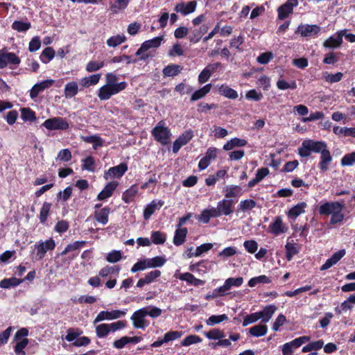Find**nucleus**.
I'll list each match as a JSON object with an SVG mask.
<instances>
[{
	"mask_svg": "<svg viewBox=\"0 0 355 355\" xmlns=\"http://www.w3.org/2000/svg\"><path fill=\"white\" fill-rule=\"evenodd\" d=\"M104 66V62L90 61L86 66V70L88 72H93L99 70Z\"/></svg>",
	"mask_w": 355,
	"mask_h": 355,
	"instance_id": "nucleus-63",
	"label": "nucleus"
},
{
	"mask_svg": "<svg viewBox=\"0 0 355 355\" xmlns=\"http://www.w3.org/2000/svg\"><path fill=\"white\" fill-rule=\"evenodd\" d=\"M110 211L111 209L108 206L104 207L100 210H96L94 214V218L102 225H106L108 223Z\"/></svg>",
	"mask_w": 355,
	"mask_h": 355,
	"instance_id": "nucleus-24",
	"label": "nucleus"
},
{
	"mask_svg": "<svg viewBox=\"0 0 355 355\" xmlns=\"http://www.w3.org/2000/svg\"><path fill=\"white\" fill-rule=\"evenodd\" d=\"M52 207V203L49 202H44L40 209V214L38 216L40 223L45 224L47 221L48 217L50 215L51 209Z\"/></svg>",
	"mask_w": 355,
	"mask_h": 355,
	"instance_id": "nucleus-32",
	"label": "nucleus"
},
{
	"mask_svg": "<svg viewBox=\"0 0 355 355\" xmlns=\"http://www.w3.org/2000/svg\"><path fill=\"white\" fill-rule=\"evenodd\" d=\"M164 205V201L162 200H152L144 209L143 216L145 220H148L155 213L156 209H159Z\"/></svg>",
	"mask_w": 355,
	"mask_h": 355,
	"instance_id": "nucleus-21",
	"label": "nucleus"
},
{
	"mask_svg": "<svg viewBox=\"0 0 355 355\" xmlns=\"http://www.w3.org/2000/svg\"><path fill=\"white\" fill-rule=\"evenodd\" d=\"M146 316V308L140 309L133 313L130 319L133 326L136 329H144L148 325L145 320Z\"/></svg>",
	"mask_w": 355,
	"mask_h": 355,
	"instance_id": "nucleus-11",
	"label": "nucleus"
},
{
	"mask_svg": "<svg viewBox=\"0 0 355 355\" xmlns=\"http://www.w3.org/2000/svg\"><path fill=\"white\" fill-rule=\"evenodd\" d=\"M82 140L86 143L92 144V147L94 150H96L98 147H101L103 145L102 138L97 135L82 137Z\"/></svg>",
	"mask_w": 355,
	"mask_h": 355,
	"instance_id": "nucleus-37",
	"label": "nucleus"
},
{
	"mask_svg": "<svg viewBox=\"0 0 355 355\" xmlns=\"http://www.w3.org/2000/svg\"><path fill=\"white\" fill-rule=\"evenodd\" d=\"M243 283V278L239 277L236 278L230 277L227 278L223 286L219 287V291L226 292L229 291L232 286L239 287Z\"/></svg>",
	"mask_w": 355,
	"mask_h": 355,
	"instance_id": "nucleus-25",
	"label": "nucleus"
},
{
	"mask_svg": "<svg viewBox=\"0 0 355 355\" xmlns=\"http://www.w3.org/2000/svg\"><path fill=\"white\" fill-rule=\"evenodd\" d=\"M307 204L305 202H301L296 205L292 207L288 211L287 216L288 218L296 219L301 214L305 212V208Z\"/></svg>",
	"mask_w": 355,
	"mask_h": 355,
	"instance_id": "nucleus-27",
	"label": "nucleus"
},
{
	"mask_svg": "<svg viewBox=\"0 0 355 355\" xmlns=\"http://www.w3.org/2000/svg\"><path fill=\"white\" fill-rule=\"evenodd\" d=\"M248 144L247 140L234 137L227 141L223 146V150L226 151L231 150L236 147H243Z\"/></svg>",
	"mask_w": 355,
	"mask_h": 355,
	"instance_id": "nucleus-29",
	"label": "nucleus"
},
{
	"mask_svg": "<svg viewBox=\"0 0 355 355\" xmlns=\"http://www.w3.org/2000/svg\"><path fill=\"white\" fill-rule=\"evenodd\" d=\"M82 168L88 171H94V165L95 164L94 158L92 156H88L82 160Z\"/></svg>",
	"mask_w": 355,
	"mask_h": 355,
	"instance_id": "nucleus-56",
	"label": "nucleus"
},
{
	"mask_svg": "<svg viewBox=\"0 0 355 355\" xmlns=\"http://www.w3.org/2000/svg\"><path fill=\"white\" fill-rule=\"evenodd\" d=\"M126 40V37L124 35H116L110 37L107 40V45L110 47H116L122 44Z\"/></svg>",
	"mask_w": 355,
	"mask_h": 355,
	"instance_id": "nucleus-46",
	"label": "nucleus"
},
{
	"mask_svg": "<svg viewBox=\"0 0 355 355\" xmlns=\"http://www.w3.org/2000/svg\"><path fill=\"white\" fill-rule=\"evenodd\" d=\"M323 76L324 80L331 84L340 81L343 77V74L341 72H337L335 74H330L328 72H325Z\"/></svg>",
	"mask_w": 355,
	"mask_h": 355,
	"instance_id": "nucleus-52",
	"label": "nucleus"
},
{
	"mask_svg": "<svg viewBox=\"0 0 355 355\" xmlns=\"http://www.w3.org/2000/svg\"><path fill=\"white\" fill-rule=\"evenodd\" d=\"M345 29L337 32L336 36H331L327 38L324 42L323 46L325 48L336 49L338 48L343 44V37L345 35Z\"/></svg>",
	"mask_w": 355,
	"mask_h": 355,
	"instance_id": "nucleus-18",
	"label": "nucleus"
},
{
	"mask_svg": "<svg viewBox=\"0 0 355 355\" xmlns=\"http://www.w3.org/2000/svg\"><path fill=\"white\" fill-rule=\"evenodd\" d=\"M298 5L297 0H287V1L279 7L277 10L278 19L284 20L293 12V7Z\"/></svg>",
	"mask_w": 355,
	"mask_h": 355,
	"instance_id": "nucleus-13",
	"label": "nucleus"
},
{
	"mask_svg": "<svg viewBox=\"0 0 355 355\" xmlns=\"http://www.w3.org/2000/svg\"><path fill=\"white\" fill-rule=\"evenodd\" d=\"M225 196L227 198H236L242 195V188L238 185H227L223 189Z\"/></svg>",
	"mask_w": 355,
	"mask_h": 355,
	"instance_id": "nucleus-31",
	"label": "nucleus"
},
{
	"mask_svg": "<svg viewBox=\"0 0 355 355\" xmlns=\"http://www.w3.org/2000/svg\"><path fill=\"white\" fill-rule=\"evenodd\" d=\"M87 242L85 241H77L73 243H70L67 245L64 250L61 252V255H65L69 252L74 251L84 247Z\"/></svg>",
	"mask_w": 355,
	"mask_h": 355,
	"instance_id": "nucleus-48",
	"label": "nucleus"
},
{
	"mask_svg": "<svg viewBox=\"0 0 355 355\" xmlns=\"http://www.w3.org/2000/svg\"><path fill=\"white\" fill-rule=\"evenodd\" d=\"M203 334L209 340H219L225 337L223 330L219 328H214L209 331L204 332Z\"/></svg>",
	"mask_w": 355,
	"mask_h": 355,
	"instance_id": "nucleus-42",
	"label": "nucleus"
},
{
	"mask_svg": "<svg viewBox=\"0 0 355 355\" xmlns=\"http://www.w3.org/2000/svg\"><path fill=\"white\" fill-rule=\"evenodd\" d=\"M72 158V155L69 149H62L58 154L57 159L61 162H68Z\"/></svg>",
	"mask_w": 355,
	"mask_h": 355,
	"instance_id": "nucleus-58",
	"label": "nucleus"
},
{
	"mask_svg": "<svg viewBox=\"0 0 355 355\" xmlns=\"http://www.w3.org/2000/svg\"><path fill=\"white\" fill-rule=\"evenodd\" d=\"M64 96L66 98H71L78 93V85L75 81L67 83L64 86Z\"/></svg>",
	"mask_w": 355,
	"mask_h": 355,
	"instance_id": "nucleus-34",
	"label": "nucleus"
},
{
	"mask_svg": "<svg viewBox=\"0 0 355 355\" xmlns=\"http://www.w3.org/2000/svg\"><path fill=\"white\" fill-rule=\"evenodd\" d=\"M197 7V1L193 0L188 1L187 3L181 2L178 3L175 8L174 10L176 12L180 13L183 16L188 15L195 12Z\"/></svg>",
	"mask_w": 355,
	"mask_h": 355,
	"instance_id": "nucleus-12",
	"label": "nucleus"
},
{
	"mask_svg": "<svg viewBox=\"0 0 355 355\" xmlns=\"http://www.w3.org/2000/svg\"><path fill=\"white\" fill-rule=\"evenodd\" d=\"M344 208V202H325L319 206L318 213L321 216L331 215L329 225H334L344 220L345 215L343 213Z\"/></svg>",
	"mask_w": 355,
	"mask_h": 355,
	"instance_id": "nucleus-2",
	"label": "nucleus"
},
{
	"mask_svg": "<svg viewBox=\"0 0 355 355\" xmlns=\"http://www.w3.org/2000/svg\"><path fill=\"white\" fill-rule=\"evenodd\" d=\"M355 162V152L347 154L341 159L342 166H352Z\"/></svg>",
	"mask_w": 355,
	"mask_h": 355,
	"instance_id": "nucleus-64",
	"label": "nucleus"
},
{
	"mask_svg": "<svg viewBox=\"0 0 355 355\" xmlns=\"http://www.w3.org/2000/svg\"><path fill=\"white\" fill-rule=\"evenodd\" d=\"M320 29V27L316 24H301L298 26L295 33H300L302 37H315Z\"/></svg>",
	"mask_w": 355,
	"mask_h": 355,
	"instance_id": "nucleus-9",
	"label": "nucleus"
},
{
	"mask_svg": "<svg viewBox=\"0 0 355 355\" xmlns=\"http://www.w3.org/2000/svg\"><path fill=\"white\" fill-rule=\"evenodd\" d=\"M118 185L119 182L117 181H111L108 182L103 190L98 194L97 200H104L111 197Z\"/></svg>",
	"mask_w": 355,
	"mask_h": 355,
	"instance_id": "nucleus-19",
	"label": "nucleus"
},
{
	"mask_svg": "<svg viewBox=\"0 0 355 355\" xmlns=\"http://www.w3.org/2000/svg\"><path fill=\"white\" fill-rule=\"evenodd\" d=\"M234 204V202L232 199H223L217 203V207L222 216H228L233 213Z\"/></svg>",
	"mask_w": 355,
	"mask_h": 355,
	"instance_id": "nucleus-22",
	"label": "nucleus"
},
{
	"mask_svg": "<svg viewBox=\"0 0 355 355\" xmlns=\"http://www.w3.org/2000/svg\"><path fill=\"white\" fill-rule=\"evenodd\" d=\"M55 248V241L50 238L46 240L44 242H41L39 244L35 245V248L37 250L36 259L41 260L45 257V254L48 250H53Z\"/></svg>",
	"mask_w": 355,
	"mask_h": 355,
	"instance_id": "nucleus-8",
	"label": "nucleus"
},
{
	"mask_svg": "<svg viewBox=\"0 0 355 355\" xmlns=\"http://www.w3.org/2000/svg\"><path fill=\"white\" fill-rule=\"evenodd\" d=\"M55 83L54 80H45L40 83L35 84L30 90V97L31 98H36L39 93L51 87Z\"/></svg>",
	"mask_w": 355,
	"mask_h": 355,
	"instance_id": "nucleus-20",
	"label": "nucleus"
},
{
	"mask_svg": "<svg viewBox=\"0 0 355 355\" xmlns=\"http://www.w3.org/2000/svg\"><path fill=\"white\" fill-rule=\"evenodd\" d=\"M24 282V279L16 277L4 278L0 282V288L8 289L11 287H16Z\"/></svg>",
	"mask_w": 355,
	"mask_h": 355,
	"instance_id": "nucleus-36",
	"label": "nucleus"
},
{
	"mask_svg": "<svg viewBox=\"0 0 355 355\" xmlns=\"http://www.w3.org/2000/svg\"><path fill=\"white\" fill-rule=\"evenodd\" d=\"M110 332V325L108 324H101L96 327V336L98 338H104Z\"/></svg>",
	"mask_w": 355,
	"mask_h": 355,
	"instance_id": "nucleus-53",
	"label": "nucleus"
},
{
	"mask_svg": "<svg viewBox=\"0 0 355 355\" xmlns=\"http://www.w3.org/2000/svg\"><path fill=\"white\" fill-rule=\"evenodd\" d=\"M55 52L52 47H46L40 55V60L47 64L55 56Z\"/></svg>",
	"mask_w": 355,
	"mask_h": 355,
	"instance_id": "nucleus-40",
	"label": "nucleus"
},
{
	"mask_svg": "<svg viewBox=\"0 0 355 355\" xmlns=\"http://www.w3.org/2000/svg\"><path fill=\"white\" fill-rule=\"evenodd\" d=\"M152 242L156 245L164 244L166 241L165 234L159 231H153L151 232Z\"/></svg>",
	"mask_w": 355,
	"mask_h": 355,
	"instance_id": "nucleus-50",
	"label": "nucleus"
},
{
	"mask_svg": "<svg viewBox=\"0 0 355 355\" xmlns=\"http://www.w3.org/2000/svg\"><path fill=\"white\" fill-rule=\"evenodd\" d=\"M193 137V133L191 130L184 131L179 137L173 142V152L177 153L180 149L187 143H189Z\"/></svg>",
	"mask_w": 355,
	"mask_h": 355,
	"instance_id": "nucleus-15",
	"label": "nucleus"
},
{
	"mask_svg": "<svg viewBox=\"0 0 355 355\" xmlns=\"http://www.w3.org/2000/svg\"><path fill=\"white\" fill-rule=\"evenodd\" d=\"M69 227V223L68 221L62 220L58 221V223L55 224L54 227V230L56 232H58L60 234H62L68 230Z\"/></svg>",
	"mask_w": 355,
	"mask_h": 355,
	"instance_id": "nucleus-62",
	"label": "nucleus"
},
{
	"mask_svg": "<svg viewBox=\"0 0 355 355\" xmlns=\"http://www.w3.org/2000/svg\"><path fill=\"white\" fill-rule=\"evenodd\" d=\"M311 153H320L318 168L320 171H327L331 162L332 157L327 148V144L324 141H315L306 139L302 141V146L298 148V154L302 157H308Z\"/></svg>",
	"mask_w": 355,
	"mask_h": 355,
	"instance_id": "nucleus-1",
	"label": "nucleus"
},
{
	"mask_svg": "<svg viewBox=\"0 0 355 355\" xmlns=\"http://www.w3.org/2000/svg\"><path fill=\"white\" fill-rule=\"evenodd\" d=\"M138 188L136 184L132 185L129 189H126L122 194V200L127 204L132 202L137 193Z\"/></svg>",
	"mask_w": 355,
	"mask_h": 355,
	"instance_id": "nucleus-35",
	"label": "nucleus"
},
{
	"mask_svg": "<svg viewBox=\"0 0 355 355\" xmlns=\"http://www.w3.org/2000/svg\"><path fill=\"white\" fill-rule=\"evenodd\" d=\"M21 117L24 121H34L36 120L35 112L29 107L20 110Z\"/></svg>",
	"mask_w": 355,
	"mask_h": 355,
	"instance_id": "nucleus-44",
	"label": "nucleus"
},
{
	"mask_svg": "<svg viewBox=\"0 0 355 355\" xmlns=\"http://www.w3.org/2000/svg\"><path fill=\"white\" fill-rule=\"evenodd\" d=\"M151 135L157 142L163 146H166L170 142L171 133L169 128L165 126V123L163 121H160L152 129Z\"/></svg>",
	"mask_w": 355,
	"mask_h": 355,
	"instance_id": "nucleus-3",
	"label": "nucleus"
},
{
	"mask_svg": "<svg viewBox=\"0 0 355 355\" xmlns=\"http://www.w3.org/2000/svg\"><path fill=\"white\" fill-rule=\"evenodd\" d=\"M28 335V330L26 328H21L15 334L14 341L17 343L14 347L15 352L17 355H26L24 349L28 344V339L26 337Z\"/></svg>",
	"mask_w": 355,
	"mask_h": 355,
	"instance_id": "nucleus-5",
	"label": "nucleus"
},
{
	"mask_svg": "<svg viewBox=\"0 0 355 355\" xmlns=\"http://www.w3.org/2000/svg\"><path fill=\"white\" fill-rule=\"evenodd\" d=\"M236 254V249L235 247H227L223 249L218 253V257H222L223 259L225 260L227 258L232 257Z\"/></svg>",
	"mask_w": 355,
	"mask_h": 355,
	"instance_id": "nucleus-59",
	"label": "nucleus"
},
{
	"mask_svg": "<svg viewBox=\"0 0 355 355\" xmlns=\"http://www.w3.org/2000/svg\"><path fill=\"white\" fill-rule=\"evenodd\" d=\"M48 130H66L69 128V123L65 118L55 116L44 121L42 125Z\"/></svg>",
	"mask_w": 355,
	"mask_h": 355,
	"instance_id": "nucleus-6",
	"label": "nucleus"
},
{
	"mask_svg": "<svg viewBox=\"0 0 355 355\" xmlns=\"http://www.w3.org/2000/svg\"><path fill=\"white\" fill-rule=\"evenodd\" d=\"M273 58V54L270 51H266L261 53L257 57V62L261 64H268Z\"/></svg>",
	"mask_w": 355,
	"mask_h": 355,
	"instance_id": "nucleus-61",
	"label": "nucleus"
},
{
	"mask_svg": "<svg viewBox=\"0 0 355 355\" xmlns=\"http://www.w3.org/2000/svg\"><path fill=\"white\" fill-rule=\"evenodd\" d=\"M268 327L266 324L254 325L250 328V334L254 337H261L267 334Z\"/></svg>",
	"mask_w": 355,
	"mask_h": 355,
	"instance_id": "nucleus-38",
	"label": "nucleus"
},
{
	"mask_svg": "<svg viewBox=\"0 0 355 355\" xmlns=\"http://www.w3.org/2000/svg\"><path fill=\"white\" fill-rule=\"evenodd\" d=\"M182 336V331H170L166 333L163 337L166 343L180 338Z\"/></svg>",
	"mask_w": 355,
	"mask_h": 355,
	"instance_id": "nucleus-57",
	"label": "nucleus"
},
{
	"mask_svg": "<svg viewBox=\"0 0 355 355\" xmlns=\"http://www.w3.org/2000/svg\"><path fill=\"white\" fill-rule=\"evenodd\" d=\"M81 334L82 331L79 329L75 330L74 329L70 328L67 330L65 340L68 342H74Z\"/></svg>",
	"mask_w": 355,
	"mask_h": 355,
	"instance_id": "nucleus-60",
	"label": "nucleus"
},
{
	"mask_svg": "<svg viewBox=\"0 0 355 355\" xmlns=\"http://www.w3.org/2000/svg\"><path fill=\"white\" fill-rule=\"evenodd\" d=\"M125 311L121 310H113L112 311H102L100 313H98V314L94 320V323L96 324L104 320L117 319L125 315Z\"/></svg>",
	"mask_w": 355,
	"mask_h": 355,
	"instance_id": "nucleus-14",
	"label": "nucleus"
},
{
	"mask_svg": "<svg viewBox=\"0 0 355 355\" xmlns=\"http://www.w3.org/2000/svg\"><path fill=\"white\" fill-rule=\"evenodd\" d=\"M127 86L128 84L125 81L119 83V85H105L98 89V96L101 101L108 100L112 95L124 90Z\"/></svg>",
	"mask_w": 355,
	"mask_h": 355,
	"instance_id": "nucleus-4",
	"label": "nucleus"
},
{
	"mask_svg": "<svg viewBox=\"0 0 355 355\" xmlns=\"http://www.w3.org/2000/svg\"><path fill=\"white\" fill-rule=\"evenodd\" d=\"M277 310V306L275 304H270L265 306L262 311H259L260 318L262 322H268L272 318V315Z\"/></svg>",
	"mask_w": 355,
	"mask_h": 355,
	"instance_id": "nucleus-28",
	"label": "nucleus"
},
{
	"mask_svg": "<svg viewBox=\"0 0 355 355\" xmlns=\"http://www.w3.org/2000/svg\"><path fill=\"white\" fill-rule=\"evenodd\" d=\"M324 345V342L322 340H318L316 341L311 342L308 345H305L302 347V352H312L313 350H318L320 349Z\"/></svg>",
	"mask_w": 355,
	"mask_h": 355,
	"instance_id": "nucleus-47",
	"label": "nucleus"
},
{
	"mask_svg": "<svg viewBox=\"0 0 355 355\" xmlns=\"http://www.w3.org/2000/svg\"><path fill=\"white\" fill-rule=\"evenodd\" d=\"M285 249L286 259L288 261H291L293 257L300 252L301 245L300 244L294 243L293 240L290 241L289 239H288L287 243L285 245Z\"/></svg>",
	"mask_w": 355,
	"mask_h": 355,
	"instance_id": "nucleus-23",
	"label": "nucleus"
},
{
	"mask_svg": "<svg viewBox=\"0 0 355 355\" xmlns=\"http://www.w3.org/2000/svg\"><path fill=\"white\" fill-rule=\"evenodd\" d=\"M202 341V339L197 335H189L184 338L182 342V346L187 347L193 344L200 343Z\"/></svg>",
	"mask_w": 355,
	"mask_h": 355,
	"instance_id": "nucleus-51",
	"label": "nucleus"
},
{
	"mask_svg": "<svg viewBox=\"0 0 355 355\" xmlns=\"http://www.w3.org/2000/svg\"><path fill=\"white\" fill-rule=\"evenodd\" d=\"M146 261L148 268L162 267L166 262V259L161 256H157L151 259H146Z\"/></svg>",
	"mask_w": 355,
	"mask_h": 355,
	"instance_id": "nucleus-39",
	"label": "nucleus"
},
{
	"mask_svg": "<svg viewBox=\"0 0 355 355\" xmlns=\"http://www.w3.org/2000/svg\"><path fill=\"white\" fill-rule=\"evenodd\" d=\"M287 231L288 227L283 223L281 216H275L273 222L268 226V232L275 236H279Z\"/></svg>",
	"mask_w": 355,
	"mask_h": 355,
	"instance_id": "nucleus-10",
	"label": "nucleus"
},
{
	"mask_svg": "<svg viewBox=\"0 0 355 355\" xmlns=\"http://www.w3.org/2000/svg\"><path fill=\"white\" fill-rule=\"evenodd\" d=\"M128 164L122 162L120 164L110 167L107 171L104 172V178L108 180L110 178H121L128 171Z\"/></svg>",
	"mask_w": 355,
	"mask_h": 355,
	"instance_id": "nucleus-7",
	"label": "nucleus"
},
{
	"mask_svg": "<svg viewBox=\"0 0 355 355\" xmlns=\"http://www.w3.org/2000/svg\"><path fill=\"white\" fill-rule=\"evenodd\" d=\"M182 69L181 65L170 64L163 69L162 73L164 77H174L180 73Z\"/></svg>",
	"mask_w": 355,
	"mask_h": 355,
	"instance_id": "nucleus-30",
	"label": "nucleus"
},
{
	"mask_svg": "<svg viewBox=\"0 0 355 355\" xmlns=\"http://www.w3.org/2000/svg\"><path fill=\"white\" fill-rule=\"evenodd\" d=\"M101 76L100 73H96L91 75L89 77L83 78L81 79V85L85 87L95 85L99 82Z\"/></svg>",
	"mask_w": 355,
	"mask_h": 355,
	"instance_id": "nucleus-43",
	"label": "nucleus"
},
{
	"mask_svg": "<svg viewBox=\"0 0 355 355\" xmlns=\"http://www.w3.org/2000/svg\"><path fill=\"white\" fill-rule=\"evenodd\" d=\"M72 190V187L69 186L66 187L63 191H60L57 194L58 200H61L63 202H67L71 196Z\"/></svg>",
	"mask_w": 355,
	"mask_h": 355,
	"instance_id": "nucleus-55",
	"label": "nucleus"
},
{
	"mask_svg": "<svg viewBox=\"0 0 355 355\" xmlns=\"http://www.w3.org/2000/svg\"><path fill=\"white\" fill-rule=\"evenodd\" d=\"M256 202L252 199L241 200L239 205V209L243 212L250 211L256 207Z\"/></svg>",
	"mask_w": 355,
	"mask_h": 355,
	"instance_id": "nucleus-49",
	"label": "nucleus"
},
{
	"mask_svg": "<svg viewBox=\"0 0 355 355\" xmlns=\"http://www.w3.org/2000/svg\"><path fill=\"white\" fill-rule=\"evenodd\" d=\"M187 234L188 230L187 227H178L175 232L173 240V244L176 246L182 245L186 241Z\"/></svg>",
	"mask_w": 355,
	"mask_h": 355,
	"instance_id": "nucleus-26",
	"label": "nucleus"
},
{
	"mask_svg": "<svg viewBox=\"0 0 355 355\" xmlns=\"http://www.w3.org/2000/svg\"><path fill=\"white\" fill-rule=\"evenodd\" d=\"M163 39H164V37L162 35V36L155 37L151 40H148L144 42L141 44L140 48L136 51L135 55H139L142 52H146L150 49L158 48L161 45V43H162Z\"/></svg>",
	"mask_w": 355,
	"mask_h": 355,
	"instance_id": "nucleus-17",
	"label": "nucleus"
},
{
	"mask_svg": "<svg viewBox=\"0 0 355 355\" xmlns=\"http://www.w3.org/2000/svg\"><path fill=\"white\" fill-rule=\"evenodd\" d=\"M20 62V58L15 53L0 51V69L5 68L8 64L18 65Z\"/></svg>",
	"mask_w": 355,
	"mask_h": 355,
	"instance_id": "nucleus-16",
	"label": "nucleus"
},
{
	"mask_svg": "<svg viewBox=\"0 0 355 355\" xmlns=\"http://www.w3.org/2000/svg\"><path fill=\"white\" fill-rule=\"evenodd\" d=\"M218 92L221 96L230 99H236L238 98L237 92L226 84H223L218 87Z\"/></svg>",
	"mask_w": 355,
	"mask_h": 355,
	"instance_id": "nucleus-33",
	"label": "nucleus"
},
{
	"mask_svg": "<svg viewBox=\"0 0 355 355\" xmlns=\"http://www.w3.org/2000/svg\"><path fill=\"white\" fill-rule=\"evenodd\" d=\"M11 27L13 30L21 33L26 32L31 28V24L29 21H22L19 20H15L11 25Z\"/></svg>",
	"mask_w": 355,
	"mask_h": 355,
	"instance_id": "nucleus-41",
	"label": "nucleus"
},
{
	"mask_svg": "<svg viewBox=\"0 0 355 355\" xmlns=\"http://www.w3.org/2000/svg\"><path fill=\"white\" fill-rule=\"evenodd\" d=\"M277 87L281 90H286L288 89H295L297 88V84L294 80H293L291 83H288L284 79H279L277 82Z\"/></svg>",
	"mask_w": 355,
	"mask_h": 355,
	"instance_id": "nucleus-54",
	"label": "nucleus"
},
{
	"mask_svg": "<svg viewBox=\"0 0 355 355\" xmlns=\"http://www.w3.org/2000/svg\"><path fill=\"white\" fill-rule=\"evenodd\" d=\"M227 320L228 316L226 314L212 315L207 320H206V324L208 326H214Z\"/></svg>",
	"mask_w": 355,
	"mask_h": 355,
	"instance_id": "nucleus-45",
	"label": "nucleus"
}]
</instances>
